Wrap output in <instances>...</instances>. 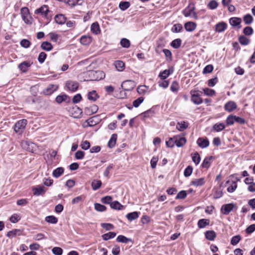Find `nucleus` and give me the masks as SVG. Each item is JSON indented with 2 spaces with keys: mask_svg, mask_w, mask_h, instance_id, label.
I'll return each instance as SVG.
<instances>
[{
  "mask_svg": "<svg viewBox=\"0 0 255 255\" xmlns=\"http://www.w3.org/2000/svg\"><path fill=\"white\" fill-rule=\"evenodd\" d=\"M66 1L69 5L73 7L76 5H82L83 0H66Z\"/></svg>",
  "mask_w": 255,
  "mask_h": 255,
  "instance_id": "72a5a7b5",
  "label": "nucleus"
},
{
  "mask_svg": "<svg viewBox=\"0 0 255 255\" xmlns=\"http://www.w3.org/2000/svg\"><path fill=\"white\" fill-rule=\"evenodd\" d=\"M188 124L185 122H182L180 123H178L177 125L176 128L179 131H183L187 128Z\"/></svg>",
  "mask_w": 255,
  "mask_h": 255,
  "instance_id": "8fccbe9b",
  "label": "nucleus"
},
{
  "mask_svg": "<svg viewBox=\"0 0 255 255\" xmlns=\"http://www.w3.org/2000/svg\"><path fill=\"white\" fill-rule=\"evenodd\" d=\"M242 19L239 17H233L229 19L230 24L233 27H237L238 29L241 28V23Z\"/></svg>",
  "mask_w": 255,
  "mask_h": 255,
  "instance_id": "1a4fd4ad",
  "label": "nucleus"
},
{
  "mask_svg": "<svg viewBox=\"0 0 255 255\" xmlns=\"http://www.w3.org/2000/svg\"><path fill=\"white\" fill-rule=\"evenodd\" d=\"M49 12L48 6L47 5H43L40 7L35 10V14H40L42 15L46 16Z\"/></svg>",
  "mask_w": 255,
  "mask_h": 255,
  "instance_id": "9b49d317",
  "label": "nucleus"
},
{
  "mask_svg": "<svg viewBox=\"0 0 255 255\" xmlns=\"http://www.w3.org/2000/svg\"><path fill=\"white\" fill-rule=\"evenodd\" d=\"M21 234V232L19 229H14L7 232L6 236L8 238H12L16 235L20 236Z\"/></svg>",
  "mask_w": 255,
  "mask_h": 255,
  "instance_id": "c756f323",
  "label": "nucleus"
},
{
  "mask_svg": "<svg viewBox=\"0 0 255 255\" xmlns=\"http://www.w3.org/2000/svg\"><path fill=\"white\" fill-rule=\"evenodd\" d=\"M218 6V2L215 0H211L208 4V7L211 9H215Z\"/></svg>",
  "mask_w": 255,
  "mask_h": 255,
  "instance_id": "6e6d98bb",
  "label": "nucleus"
},
{
  "mask_svg": "<svg viewBox=\"0 0 255 255\" xmlns=\"http://www.w3.org/2000/svg\"><path fill=\"white\" fill-rule=\"evenodd\" d=\"M110 206L114 209L119 210L123 209L124 207L123 206L117 201L112 202V203H111Z\"/></svg>",
  "mask_w": 255,
  "mask_h": 255,
  "instance_id": "4c0bfd02",
  "label": "nucleus"
},
{
  "mask_svg": "<svg viewBox=\"0 0 255 255\" xmlns=\"http://www.w3.org/2000/svg\"><path fill=\"white\" fill-rule=\"evenodd\" d=\"M166 144L168 147H173L175 144V136L169 138L166 141Z\"/></svg>",
  "mask_w": 255,
  "mask_h": 255,
  "instance_id": "5fc2aeb1",
  "label": "nucleus"
},
{
  "mask_svg": "<svg viewBox=\"0 0 255 255\" xmlns=\"http://www.w3.org/2000/svg\"><path fill=\"white\" fill-rule=\"evenodd\" d=\"M116 236V233L115 232H109L105 234L102 236V239L104 241H108V240L114 238Z\"/></svg>",
  "mask_w": 255,
  "mask_h": 255,
  "instance_id": "a19ab883",
  "label": "nucleus"
},
{
  "mask_svg": "<svg viewBox=\"0 0 255 255\" xmlns=\"http://www.w3.org/2000/svg\"><path fill=\"white\" fill-rule=\"evenodd\" d=\"M227 27V24L224 22H219L215 25V31L218 32L224 31Z\"/></svg>",
  "mask_w": 255,
  "mask_h": 255,
  "instance_id": "2eb2a0df",
  "label": "nucleus"
},
{
  "mask_svg": "<svg viewBox=\"0 0 255 255\" xmlns=\"http://www.w3.org/2000/svg\"><path fill=\"white\" fill-rule=\"evenodd\" d=\"M183 29V27L182 24L178 23L174 24L173 25V27L172 28V31L174 32H180Z\"/></svg>",
  "mask_w": 255,
  "mask_h": 255,
  "instance_id": "69168bd1",
  "label": "nucleus"
},
{
  "mask_svg": "<svg viewBox=\"0 0 255 255\" xmlns=\"http://www.w3.org/2000/svg\"><path fill=\"white\" fill-rule=\"evenodd\" d=\"M235 205L234 203H229L222 205L221 212L224 215H228L234 209Z\"/></svg>",
  "mask_w": 255,
  "mask_h": 255,
  "instance_id": "20e7f679",
  "label": "nucleus"
},
{
  "mask_svg": "<svg viewBox=\"0 0 255 255\" xmlns=\"http://www.w3.org/2000/svg\"><path fill=\"white\" fill-rule=\"evenodd\" d=\"M253 28L250 26H247L243 29L244 34L247 36L251 35L253 33Z\"/></svg>",
  "mask_w": 255,
  "mask_h": 255,
  "instance_id": "4d7b16f0",
  "label": "nucleus"
},
{
  "mask_svg": "<svg viewBox=\"0 0 255 255\" xmlns=\"http://www.w3.org/2000/svg\"><path fill=\"white\" fill-rule=\"evenodd\" d=\"M52 253L55 255H62L63 250L59 247H54L52 249Z\"/></svg>",
  "mask_w": 255,
  "mask_h": 255,
  "instance_id": "774afa93",
  "label": "nucleus"
},
{
  "mask_svg": "<svg viewBox=\"0 0 255 255\" xmlns=\"http://www.w3.org/2000/svg\"><path fill=\"white\" fill-rule=\"evenodd\" d=\"M210 220L206 219H202L198 221L197 225L199 228L202 229L209 225Z\"/></svg>",
  "mask_w": 255,
  "mask_h": 255,
  "instance_id": "a878e982",
  "label": "nucleus"
},
{
  "mask_svg": "<svg viewBox=\"0 0 255 255\" xmlns=\"http://www.w3.org/2000/svg\"><path fill=\"white\" fill-rule=\"evenodd\" d=\"M225 128V126L223 123H217L213 126V129L217 132H220Z\"/></svg>",
  "mask_w": 255,
  "mask_h": 255,
  "instance_id": "c9c22d12",
  "label": "nucleus"
},
{
  "mask_svg": "<svg viewBox=\"0 0 255 255\" xmlns=\"http://www.w3.org/2000/svg\"><path fill=\"white\" fill-rule=\"evenodd\" d=\"M47 55L44 52H41L39 54L38 57V60L39 63H42L44 62L46 58Z\"/></svg>",
  "mask_w": 255,
  "mask_h": 255,
  "instance_id": "338daca9",
  "label": "nucleus"
},
{
  "mask_svg": "<svg viewBox=\"0 0 255 255\" xmlns=\"http://www.w3.org/2000/svg\"><path fill=\"white\" fill-rule=\"evenodd\" d=\"M102 182L100 180H94L91 183V187L93 190H97L99 189L102 185Z\"/></svg>",
  "mask_w": 255,
  "mask_h": 255,
  "instance_id": "f704fd0d",
  "label": "nucleus"
},
{
  "mask_svg": "<svg viewBox=\"0 0 255 255\" xmlns=\"http://www.w3.org/2000/svg\"><path fill=\"white\" fill-rule=\"evenodd\" d=\"M100 97L99 95L97 93L95 90H92L89 92L87 94V98L89 100L93 102L96 101Z\"/></svg>",
  "mask_w": 255,
  "mask_h": 255,
  "instance_id": "dca6fc26",
  "label": "nucleus"
},
{
  "mask_svg": "<svg viewBox=\"0 0 255 255\" xmlns=\"http://www.w3.org/2000/svg\"><path fill=\"white\" fill-rule=\"evenodd\" d=\"M216 236V233L214 231H208L205 233L206 238L209 241L214 240Z\"/></svg>",
  "mask_w": 255,
  "mask_h": 255,
  "instance_id": "7c9ffc66",
  "label": "nucleus"
},
{
  "mask_svg": "<svg viewBox=\"0 0 255 255\" xmlns=\"http://www.w3.org/2000/svg\"><path fill=\"white\" fill-rule=\"evenodd\" d=\"M56 102L58 104H61L63 102L69 103L71 101L70 98L66 94L57 96L55 98Z\"/></svg>",
  "mask_w": 255,
  "mask_h": 255,
  "instance_id": "f8f14e48",
  "label": "nucleus"
},
{
  "mask_svg": "<svg viewBox=\"0 0 255 255\" xmlns=\"http://www.w3.org/2000/svg\"><path fill=\"white\" fill-rule=\"evenodd\" d=\"M243 20L246 24H250L253 21V17L250 14H247L243 17Z\"/></svg>",
  "mask_w": 255,
  "mask_h": 255,
  "instance_id": "79ce46f5",
  "label": "nucleus"
},
{
  "mask_svg": "<svg viewBox=\"0 0 255 255\" xmlns=\"http://www.w3.org/2000/svg\"><path fill=\"white\" fill-rule=\"evenodd\" d=\"M79 83L76 81H68L66 82V86L71 92L76 91L79 87Z\"/></svg>",
  "mask_w": 255,
  "mask_h": 255,
  "instance_id": "423d86ee",
  "label": "nucleus"
},
{
  "mask_svg": "<svg viewBox=\"0 0 255 255\" xmlns=\"http://www.w3.org/2000/svg\"><path fill=\"white\" fill-rule=\"evenodd\" d=\"M182 40L180 38L173 40L170 43V45L174 48L177 49L181 45Z\"/></svg>",
  "mask_w": 255,
  "mask_h": 255,
  "instance_id": "ea45409f",
  "label": "nucleus"
},
{
  "mask_svg": "<svg viewBox=\"0 0 255 255\" xmlns=\"http://www.w3.org/2000/svg\"><path fill=\"white\" fill-rule=\"evenodd\" d=\"M58 88L56 85L50 84L43 90V93L45 95H50L56 91Z\"/></svg>",
  "mask_w": 255,
  "mask_h": 255,
  "instance_id": "6e6552de",
  "label": "nucleus"
},
{
  "mask_svg": "<svg viewBox=\"0 0 255 255\" xmlns=\"http://www.w3.org/2000/svg\"><path fill=\"white\" fill-rule=\"evenodd\" d=\"M92 42L91 36L83 35L80 38V42L84 45H87Z\"/></svg>",
  "mask_w": 255,
  "mask_h": 255,
  "instance_id": "c85d7f7f",
  "label": "nucleus"
},
{
  "mask_svg": "<svg viewBox=\"0 0 255 255\" xmlns=\"http://www.w3.org/2000/svg\"><path fill=\"white\" fill-rule=\"evenodd\" d=\"M71 113L73 117L78 118L82 114V110L77 106H75L72 109Z\"/></svg>",
  "mask_w": 255,
  "mask_h": 255,
  "instance_id": "aec40b11",
  "label": "nucleus"
},
{
  "mask_svg": "<svg viewBox=\"0 0 255 255\" xmlns=\"http://www.w3.org/2000/svg\"><path fill=\"white\" fill-rule=\"evenodd\" d=\"M117 139V135L116 134H112L110 140L108 142V146L113 148L115 146Z\"/></svg>",
  "mask_w": 255,
  "mask_h": 255,
  "instance_id": "e433bc0d",
  "label": "nucleus"
},
{
  "mask_svg": "<svg viewBox=\"0 0 255 255\" xmlns=\"http://www.w3.org/2000/svg\"><path fill=\"white\" fill-rule=\"evenodd\" d=\"M234 118H235L234 115H231L227 117L226 121L227 125H228L229 126L233 125L235 123Z\"/></svg>",
  "mask_w": 255,
  "mask_h": 255,
  "instance_id": "0e129e2a",
  "label": "nucleus"
},
{
  "mask_svg": "<svg viewBox=\"0 0 255 255\" xmlns=\"http://www.w3.org/2000/svg\"><path fill=\"white\" fill-rule=\"evenodd\" d=\"M213 158L212 156L206 157L203 160L201 166L203 168L208 169L211 165V160Z\"/></svg>",
  "mask_w": 255,
  "mask_h": 255,
  "instance_id": "6ab92c4d",
  "label": "nucleus"
},
{
  "mask_svg": "<svg viewBox=\"0 0 255 255\" xmlns=\"http://www.w3.org/2000/svg\"><path fill=\"white\" fill-rule=\"evenodd\" d=\"M91 30L92 32L95 34H98L101 32L100 26L97 22H94L92 24Z\"/></svg>",
  "mask_w": 255,
  "mask_h": 255,
  "instance_id": "5701e85b",
  "label": "nucleus"
},
{
  "mask_svg": "<svg viewBox=\"0 0 255 255\" xmlns=\"http://www.w3.org/2000/svg\"><path fill=\"white\" fill-rule=\"evenodd\" d=\"M191 97V101L196 105H200L203 103V100L198 93V91L191 90L190 92Z\"/></svg>",
  "mask_w": 255,
  "mask_h": 255,
  "instance_id": "f03ea898",
  "label": "nucleus"
},
{
  "mask_svg": "<svg viewBox=\"0 0 255 255\" xmlns=\"http://www.w3.org/2000/svg\"><path fill=\"white\" fill-rule=\"evenodd\" d=\"M239 41L243 45H247L250 43V40L244 35L239 36Z\"/></svg>",
  "mask_w": 255,
  "mask_h": 255,
  "instance_id": "c03bdc74",
  "label": "nucleus"
},
{
  "mask_svg": "<svg viewBox=\"0 0 255 255\" xmlns=\"http://www.w3.org/2000/svg\"><path fill=\"white\" fill-rule=\"evenodd\" d=\"M163 52L164 53L165 57L167 61H171L172 60V54L171 52L167 49H163L162 50Z\"/></svg>",
  "mask_w": 255,
  "mask_h": 255,
  "instance_id": "49530a36",
  "label": "nucleus"
},
{
  "mask_svg": "<svg viewBox=\"0 0 255 255\" xmlns=\"http://www.w3.org/2000/svg\"><path fill=\"white\" fill-rule=\"evenodd\" d=\"M139 213L137 212H133L131 213H128L126 215L127 218L128 219L129 221H132L133 220H134L136 219H137L139 217Z\"/></svg>",
  "mask_w": 255,
  "mask_h": 255,
  "instance_id": "393cba45",
  "label": "nucleus"
},
{
  "mask_svg": "<svg viewBox=\"0 0 255 255\" xmlns=\"http://www.w3.org/2000/svg\"><path fill=\"white\" fill-rule=\"evenodd\" d=\"M90 75L94 76L99 75L100 76L99 79H101L103 78V77H105L104 73L101 71H90Z\"/></svg>",
  "mask_w": 255,
  "mask_h": 255,
  "instance_id": "bf43d9fd",
  "label": "nucleus"
},
{
  "mask_svg": "<svg viewBox=\"0 0 255 255\" xmlns=\"http://www.w3.org/2000/svg\"><path fill=\"white\" fill-rule=\"evenodd\" d=\"M241 239V237L240 235L234 236L231 239V244L233 246L236 245L240 241Z\"/></svg>",
  "mask_w": 255,
  "mask_h": 255,
  "instance_id": "052dcab7",
  "label": "nucleus"
},
{
  "mask_svg": "<svg viewBox=\"0 0 255 255\" xmlns=\"http://www.w3.org/2000/svg\"><path fill=\"white\" fill-rule=\"evenodd\" d=\"M27 123V121L25 119H22L18 121L14 125V131L19 134H21L23 132Z\"/></svg>",
  "mask_w": 255,
  "mask_h": 255,
  "instance_id": "f257e3e1",
  "label": "nucleus"
},
{
  "mask_svg": "<svg viewBox=\"0 0 255 255\" xmlns=\"http://www.w3.org/2000/svg\"><path fill=\"white\" fill-rule=\"evenodd\" d=\"M179 89V85L178 83L174 81H173L170 86V90L173 92L177 93Z\"/></svg>",
  "mask_w": 255,
  "mask_h": 255,
  "instance_id": "37998d69",
  "label": "nucleus"
},
{
  "mask_svg": "<svg viewBox=\"0 0 255 255\" xmlns=\"http://www.w3.org/2000/svg\"><path fill=\"white\" fill-rule=\"evenodd\" d=\"M98 107L95 104L92 105L89 107H86L84 109V113L88 116L95 114L98 111Z\"/></svg>",
  "mask_w": 255,
  "mask_h": 255,
  "instance_id": "0eeeda50",
  "label": "nucleus"
},
{
  "mask_svg": "<svg viewBox=\"0 0 255 255\" xmlns=\"http://www.w3.org/2000/svg\"><path fill=\"white\" fill-rule=\"evenodd\" d=\"M193 171V167L191 166H188L184 170V175L188 177L191 175Z\"/></svg>",
  "mask_w": 255,
  "mask_h": 255,
  "instance_id": "e2e57ef3",
  "label": "nucleus"
},
{
  "mask_svg": "<svg viewBox=\"0 0 255 255\" xmlns=\"http://www.w3.org/2000/svg\"><path fill=\"white\" fill-rule=\"evenodd\" d=\"M148 87L145 85H141L137 87V92L139 95H144L145 94L147 91Z\"/></svg>",
  "mask_w": 255,
  "mask_h": 255,
  "instance_id": "a18cd8bd",
  "label": "nucleus"
},
{
  "mask_svg": "<svg viewBox=\"0 0 255 255\" xmlns=\"http://www.w3.org/2000/svg\"><path fill=\"white\" fill-rule=\"evenodd\" d=\"M114 65L119 71H123L124 70L125 68V63L121 60L116 61L114 63Z\"/></svg>",
  "mask_w": 255,
  "mask_h": 255,
  "instance_id": "b1692460",
  "label": "nucleus"
},
{
  "mask_svg": "<svg viewBox=\"0 0 255 255\" xmlns=\"http://www.w3.org/2000/svg\"><path fill=\"white\" fill-rule=\"evenodd\" d=\"M195 9L194 4L193 2H190L188 6L183 10L182 13L185 17H188L192 15Z\"/></svg>",
  "mask_w": 255,
  "mask_h": 255,
  "instance_id": "39448f33",
  "label": "nucleus"
},
{
  "mask_svg": "<svg viewBox=\"0 0 255 255\" xmlns=\"http://www.w3.org/2000/svg\"><path fill=\"white\" fill-rule=\"evenodd\" d=\"M120 43L123 47L126 48H128L130 45L129 40L125 38H123L121 39Z\"/></svg>",
  "mask_w": 255,
  "mask_h": 255,
  "instance_id": "09e8293b",
  "label": "nucleus"
},
{
  "mask_svg": "<svg viewBox=\"0 0 255 255\" xmlns=\"http://www.w3.org/2000/svg\"><path fill=\"white\" fill-rule=\"evenodd\" d=\"M174 68L171 67L169 69H166L161 72L159 74V77L162 80L166 79L170 74L173 72Z\"/></svg>",
  "mask_w": 255,
  "mask_h": 255,
  "instance_id": "9d476101",
  "label": "nucleus"
},
{
  "mask_svg": "<svg viewBox=\"0 0 255 255\" xmlns=\"http://www.w3.org/2000/svg\"><path fill=\"white\" fill-rule=\"evenodd\" d=\"M205 183V179L204 178L195 179L191 182L190 185L195 186H200Z\"/></svg>",
  "mask_w": 255,
  "mask_h": 255,
  "instance_id": "bb28decb",
  "label": "nucleus"
},
{
  "mask_svg": "<svg viewBox=\"0 0 255 255\" xmlns=\"http://www.w3.org/2000/svg\"><path fill=\"white\" fill-rule=\"evenodd\" d=\"M237 108V105L235 102L229 101L227 102L224 106V109L226 111L231 112L236 110Z\"/></svg>",
  "mask_w": 255,
  "mask_h": 255,
  "instance_id": "ddd939ff",
  "label": "nucleus"
},
{
  "mask_svg": "<svg viewBox=\"0 0 255 255\" xmlns=\"http://www.w3.org/2000/svg\"><path fill=\"white\" fill-rule=\"evenodd\" d=\"M198 145L202 148H204L207 147L209 145V141L208 139H204L202 137H199L197 141Z\"/></svg>",
  "mask_w": 255,
  "mask_h": 255,
  "instance_id": "4468645a",
  "label": "nucleus"
},
{
  "mask_svg": "<svg viewBox=\"0 0 255 255\" xmlns=\"http://www.w3.org/2000/svg\"><path fill=\"white\" fill-rule=\"evenodd\" d=\"M143 101L144 98L143 97H140L133 102L132 105L135 108H137L139 105L143 102Z\"/></svg>",
  "mask_w": 255,
  "mask_h": 255,
  "instance_id": "13d9d810",
  "label": "nucleus"
},
{
  "mask_svg": "<svg viewBox=\"0 0 255 255\" xmlns=\"http://www.w3.org/2000/svg\"><path fill=\"white\" fill-rule=\"evenodd\" d=\"M130 5L128 1H121L119 4V8L122 10H125L130 6Z\"/></svg>",
  "mask_w": 255,
  "mask_h": 255,
  "instance_id": "de8ad7c7",
  "label": "nucleus"
},
{
  "mask_svg": "<svg viewBox=\"0 0 255 255\" xmlns=\"http://www.w3.org/2000/svg\"><path fill=\"white\" fill-rule=\"evenodd\" d=\"M45 221L47 223L55 224L58 222V219L54 216H48L45 217Z\"/></svg>",
  "mask_w": 255,
  "mask_h": 255,
  "instance_id": "58836bf2",
  "label": "nucleus"
},
{
  "mask_svg": "<svg viewBox=\"0 0 255 255\" xmlns=\"http://www.w3.org/2000/svg\"><path fill=\"white\" fill-rule=\"evenodd\" d=\"M34 195L39 196L45 193V191L42 187L35 188L33 189Z\"/></svg>",
  "mask_w": 255,
  "mask_h": 255,
  "instance_id": "3c124183",
  "label": "nucleus"
},
{
  "mask_svg": "<svg viewBox=\"0 0 255 255\" xmlns=\"http://www.w3.org/2000/svg\"><path fill=\"white\" fill-rule=\"evenodd\" d=\"M31 66V63L28 61H23L18 65L19 69L22 72H27L28 68Z\"/></svg>",
  "mask_w": 255,
  "mask_h": 255,
  "instance_id": "a211bd4d",
  "label": "nucleus"
},
{
  "mask_svg": "<svg viewBox=\"0 0 255 255\" xmlns=\"http://www.w3.org/2000/svg\"><path fill=\"white\" fill-rule=\"evenodd\" d=\"M40 47L42 49L47 51H49L53 49V46L48 41L43 42L41 44Z\"/></svg>",
  "mask_w": 255,
  "mask_h": 255,
  "instance_id": "cd10ccee",
  "label": "nucleus"
},
{
  "mask_svg": "<svg viewBox=\"0 0 255 255\" xmlns=\"http://www.w3.org/2000/svg\"><path fill=\"white\" fill-rule=\"evenodd\" d=\"M135 86V84L133 81L126 80L124 81L121 85L122 89L124 91H130L132 90Z\"/></svg>",
  "mask_w": 255,
  "mask_h": 255,
  "instance_id": "7ed1b4c3",
  "label": "nucleus"
},
{
  "mask_svg": "<svg viewBox=\"0 0 255 255\" xmlns=\"http://www.w3.org/2000/svg\"><path fill=\"white\" fill-rule=\"evenodd\" d=\"M64 171V168L62 167H58L53 170L52 175L54 177L57 178L63 174Z\"/></svg>",
  "mask_w": 255,
  "mask_h": 255,
  "instance_id": "4be33fe9",
  "label": "nucleus"
},
{
  "mask_svg": "<svg viewBox=\"0 0 255 255\" xmlns=\"http://www.w3.org/2000/svg\"><path fill=\"white\" fill-rule=\"evenodd\" d=\"M55 22L59 24H64L66 20L65 16L62 14H57L55 16Z\"/></svg>",
  "mask_w": 255,
  "mask_h": 255,
  "instance_id": "412c9836",
  "label": "nucleus"
},
{
  "mask_svg": "<svg viewBox=\"0 0 255 255\" xmlns=\"http://www.w3.org/2000/svg\"><path fill=\"white\" fill-rule=\"evenodd\" d=\"M187 196V193L185 190L180 191L176 196V199H184Z\"/></svg>",
  "mask_w": 255,
  "mask_h": 255,
  "instance_id": "680f3d73",
  "label": "nucleus"
},
{
  "mask_svg": "<svg viewBox=\"0 0 255 255\" xmlns=\"http://www.w3.org/2000/svg\"><path fill=\"white\" fill-rule=\"evenodd\" d=\"M201 158L198 152H195L192 156V160L196 165L198 164L200 162Z\"/></svg>",
  "mask_w": 255,
  "mask_h": 255,
  "instance_id": "864d4df0",
  "label": "nucleus"
},
{
  "mask_svg": "<svg viewBox=\"0 0 255 255\" xmlns=\"http://www.w3.org/2000/svg\"><path fill=\"white\" fill-rule=\"evenodd\" d=\"M95 209L96 211L99 212H103L106 211L107 208L105 206L100 203H95L94 204Z\"/></svg>",
  "mask_w": 255,
  "mask_h": 255,
  "instance_id": "603ef678",
  "label": "nucleus"
},
{
  "mask_svg": "<svg viewBox=\"0 0 255 255\" xmlns=\"http://www.w3.org/2000/svg\"><path fill=\"white\" fill-rule=\"evenodd\" d=\"M117 241L118 242L127 244L129 242H132V240L123 235H119L117 238Z\"/></svg>",
  "mask_w": 255,
  "mask_h": 255,
  "instance_id": "473e14b6",
  "label": "nucleus"
},
{
  "mask_svg": "<svg viewBox=\"0 0 255 255\" xmlns=\"http://www.w3.org/2000/svg\"><path fill=\"white\" fill-rule=\"evenodd\" d=\"M186 142V139L184 137H179L178 138L175 136V144L177 147H182Z\"/></svg>",
  "mask_w": 255,
  "mask_h": 255,
  "instance_id": "2f4dec72",
  "label": "nucleus"
},
{
  "mask_svg": "<svg viewBox=\"0 0 255 255\" xmlns=\"http://www.w3.org/2000/svg\"><path fill=\"white\" fill-rule=\"evenodd\" d=\"M196 23L192 21H188L185 23L184 27L186 31L191 32L194 30L196 28Z\"/></svg>",
  "mask_w": 255,
  "mask_h": 255,
  "instance_id": "f3484780",
  "label": "nucleus"
}]
</instances>
